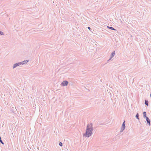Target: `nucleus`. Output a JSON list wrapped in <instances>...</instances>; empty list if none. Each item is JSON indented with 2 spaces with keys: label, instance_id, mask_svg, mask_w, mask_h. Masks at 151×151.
<instances>
[{
  "label": "nucleus",
  "instance_id": "obj_1",
  "mask_svg": "<svg viewBox=\"0 0 151 151\" xmlns=\"http://www.w3.org/2000/svg\"><path fill=\"white\" fill-rule=\"evenodd\" d=\"M93 130V128L92 124H88L86 127V132L83 134V136L87 138L89 137L92 135Z\"/></svg>",
  "mask_w": 151,
  "mask_h": 151
},
{
  "label": "nucleus",
  "instance_id": "obj_2",
  "mask_svg": "<svg viewBox=\"0 0 151 151\" xmlns=\"http://www.w3.org/2000/svg\"><path fill=\"white\" fill-rule=\"evenodd\" d=\"M29 61V60H24L22 62L16 63L13 65L12 68L13 69H14L18 66L26 64Z\"/></svg>",
  "mask_w": 151,
  "mask_h": 151
},
{
  "label": "nucleus",
  "instance_id": "obj_3",
  "mask_svg": "<svg viewBox=\"0 0 151 151\" xmlns=\"http://www.w3.org/2000/svg\"><path fill=\"white\" fill-rule=\"evenodd\" d=\"M125 121H124L123 123L121 128L120 130V132H122L125 129Z\"/></svg>",
  "mask_w": 151,
  "mask_h": 151
},
{
  "label": "nucleus",
  "instance_id": "obj_4",
  "mask_svg": "<svg viewBox=\"0 0 151 151\" xmlns=\"http://www.w3.org/2000/svg\"><path fill=\"white\" fill-rule=\"evenodd\" d=\"M68 84V81H64L62 83L61 85L63 86H67Z\"/></svg>",
  "mask_w": 151,
  "mask_h": 151
},
{
  "label": "nucleus",
  "instance_id": "obj_5",
  "mask_svg": "<svg viewBox=\"0 0 151 151\" xmlns=\"http://www.w3.org/2000/svg\"><path fill=\"white\" fill-rule=\"evenodd\" d=\"M146 120L147 122V124L149 126L150 125V120L149 119L148 117H147L146 118Z\"/></svg>",
  "mask_w": 151,
  "mask_h": 151
},
{
  "label": "nucleus",
  "instance_id": "obj_6",
  "mask_svg": "<svg viewBox=\"0 0 151 151\" xmlns=\"http://www.w3.org/2000/svg\"><path fill=\"white\" fill-rule=\"evenodd\" d=\"M115 52L114 51L111 53L110 55V58L109 59V60H111L114 56L115 54Z\"/></svg>",
  "mask_w": 151,
  "mask_h": 151
},
{
  "label": "nucleus",
  "instance_id": "obj_7",
  "mask_svg": "<svg viewBox=\"0 0 151 151\" xmlns=\"http://www.w3.org/2000/svg\"><path fill=\"white\" fill-rule=\"evenodd\" d=\"M143 117L145 118H146L147 117L146 116V113L145 111H144L143 112Z\"/></svg>",
  "mask_w": 151,
  "mask_h": 151
},
{
  "label": "nucleus",
  "instance_id": "obj_8",
  "mask_svg": "<svg viewBox=\"0 0 151 151\" xmlns=\"http://www.w3.org/2000/svg\"><path fill=\"white\" fill-rule=\"evenodd\" d=\"M107 28H109V29H110L111 30H116V29H115L114 28H113V27H109V26H107Z\"/></svg>",
  "mask_w": 151,
  "mask_h": 151
},
{
  "label": "nucleus",
  "instance_id": "obj_9",
  "mask_svg": "<svg viewBox=\"0 0 151 151\" xmlns=\"http://www.w3.org/2000/svg\"><path fill=\"white\" fill-rule=\"evenodd\" d=\"M139 115L138 114V113L136 115L135 117L138 120L139 119Z\"/></svg>",
  "mask_w": 151,
  "mask_h": 151
},
{
  "label": "nucleus",
  "instance_id": "obj_10",
  "mask_svg": "<svg viewBox=\"0 0 151 151\" xmlns=\"http://www.w3.org/2000/svg\"><path fill=\"white\" fill-rule=\"evenodd\" d=\"M145 104L147 105V106H148V102L147 101L145 100Z\"/></svg>",
  "mask_w": 151,
  "mask_h": 151
},
{
  "label": "nucleus",
  "instance_id": "obj_11",
  "mask_svg": "<svg viewBox=\"0 0 151 151\" xmlns=\"http://www.w3.org/2000/svg\"><path fill=\"white\" fill-rule=\"evenodd\" d=\"M0 35H4V33L3 32L0 31Z\"/></svg>",
  "mask_w": 151,
  "mask_h": 151
},
{
  "label": "nucleus",
  "instance_id": "obj_12",
  "mask_svg": "<svg viewBox=\"0 0 151 151\" xmlns=\"http://www.w3.org/2000/svg\"><path fill=\"white\" fill-rule=\"evenodd\" d=\"M59 145L61 146H62L63 145L62 143L61 142H60L59 143Z\"/></svg>",
  "mask_w": 151,
  "mask_h": 151
},
{
  "label": "nucleus",
  "instance_id": "obj_13",
  "mask_svg": "<svg viewBox=\"0 0 151 151\" xmlns=\"http://www.w3.org/2000/svg\"><path fill=\"white\" fill-rule=\"evenodd\" d=\"M0 142L1 143V144H4V142H3L2 141V140H1V139L0 140Z\"/></svg>",
  "mask_w": 151,
  "mask_h": 151
},
{
  "label": "nucleus",
  "instance_id": "obj_14",
  "mask_svg": "<svg viewBox=\"0 0 151 151\" xmlns=\"http://www.w3.org/2000/svg\"><path fill=\"white\" fill-rule=\"evenodd\" d=\"M88 29H89V30H90V29L91 28H90V27H88Z\"/></svg>",
  "mask_w": 151,
  "mask_h": 151
},
{
  "label": "nucleus",
  "instance_id": "obj_15",
  "mask_svg": "<svg viewBox=\"0 0 151 151\" xmlns=\"http://www.w3.org/2000/svg\"><path fill=\"white\" fill-rule=\"evenodd\" d=\"M1 139V137H0V140Z\"/></svg>",
  "mask_w": 151,
  "mask_h": 151
}]
</instances>
